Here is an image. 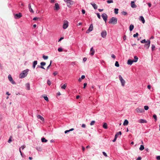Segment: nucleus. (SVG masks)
Wrapping results in <instances>:
<instances>
[{
  "label": "nucleus",
  "mask_w": 160,
  "mask_h": 160,
  "mask_svg": "<svg viewBox=\"0 0 160 160\" xmlns=\"http://www.w3.org/2000/svg\"><path fill=\"white\" fill-rule=\"evenodd\" d=\"M58 51L59 52H62V48H59L58 49Z\"/></svg>",
  "instance_id": "09e8293b"
},
{
  "label": "nucleus",
  "mask_w": 160,
  "mask_h": 160,
  "mask_svg": "<svg viewBox=\"0 0 160 160\" xmlns=\"http://www.w3.org/2000/svg\"><path fill=\"white\" fill-rule=\"evenodd\" d=\"M37 118L38 119H40L42 121L44 122V118L41 116L40 115H38L37 116Z\"/></svg>",
  "instance_id": "a211bd4d"
},
{
  "label": "nucleus",
  "mask_w": 160,
  "mask_h": 160,
  "mask_svg": "<svg viewBox=\"0 0 160 160\" xmlns=\"http://www.w3.org/2000/svg\"><path fill=\"white\" fill-rule=\"evenodd\" d=\"M85 78V76L84 75H82L81 77V79H84Z\"/></svg>",
  "instance_id": "680f3d73"
},
{
  "label": "nucleus",
  "mask_w": 160,
  "mask_h": 160,
  "mask_svg": "<svg viewBox=\"0 0 160 160\" xmlns=\"http://www.w3.org/2000/svg\"><path fill=\"white\" fill-rule=\"evenodd\" d=\"M42 58L44 59H47L48 58V56L43 55Z\"/></svg>",
  "instance_id": "a19ab883"
},
{
  "label": "nucleus",
  "mask_w": 160,
  "mask_h": 160,
  "mask_svg": "<svg viewBox=\"0 0 160 160\" xmlns=\"http://www.w3.org/2000/svg\"><path fill=\"white\" fill-rule=\"evenodd\" d=\"M26 87L27 88V89L29 90L30 89V86L29 83H27L25 85Z\"/></svg>",
  "instance_id": "393cba45"
},
{
  "label": "nucleus",
  "mask_w": 160,
  "mask_h": 160,
  "mask_svg": "<svg viewBox=\"0 0 160 160\" xmlns=\"http://www.w3.org/2000/svg\"><path fill=\"white\" fill-rule=\"evenodd\" d=\"M97 16H98V18L99 19H100L101 16H100V14L99 13H97Z\"/></svg>",
  "instance_id": "864d4df0"
},
{
  "label": "nucleus",
  "mask_w": 160,
  "mask_h": 160,
  "mask_svg": "<svg viewBox=\"0 0 160 160\" xmlns=\"http://www.w3.org/2000/svg\"><path fill=\"white\" fill-rule=\"evenodd\" d=\"M141 158L140 157H138L137 159V160H141Z\"/></svg>",
  "instance_id": "69168bd1"
},
{
  "label": "nucleus",
  "mask_w": 160,
  "mask_h": 160,
  "mask_svg": "<svg viewBox=\"0 0 160 160\" xmlns=\"http://www.w3.org/2000/svg\"><path fill=\"white\" fill-rule=\"evenodd\" d=\"M111 57L112 58H116V56H115L113 54H112L111 55Z\"/></svg>",
  "instance_id": "5fc2aeb1"
},
{
  "label": "nucleus",
  "mask_w": 160,
  "mask_h": 160,
  "mask_svg": "<svg viewBox=\"0 0 160 160\" xmlns=\"http://www.w3.org/2000/svg\"><path fill=\"white\" fill-rule=\"evenodd\" d=\"M37 61H35L33 62V66L32 67L33 69H34L36 65L37 64Z\"/></svg>",
  "instance_id": "5701e85b"
},
{
  "label": "nucleus",
  "mask_w": 160,
  "mask_h": 160,
  "mask_svg": "<svg viewBox=\"0 0 160 160\" xmlns=\"http://www.w3.org/2000/svg\"><path fill=\"white\" fill-rule=\"evenodd\" d=\"M153 118L155 119V121H156L157 120V116L156 114H154L153 116Z\"/></svg>",
  "instance_id": "ea45409f"
},
{
  "label": "nucleus",
  "mask_w": 160,
  "mask_h": 160,
  "mask_svg": "<svg viewBox=\"0 0 160 160\" xmlns=\"http://www.w3.org/2000/svg\"><path fill=\"white\" fill-rule=\"evenodd\" d=\"M117 138L116 137V136H115L114 139L112 140V141L113 142H115L116 141Z\"/></svg>",
  "instance_id": "3c124183"
},
{
  "label": "nucleus",
  "mask_w": 160,
  "mask_h": 160,
  "mask_svg": "<svg viewBox=\"0 0 160 160\" xmlns=\"http://www.w3.org/2000/svg\"><path fill=\"white\" fill-rule=\"evenodd\" d=\"M138 35V32H137L136 34H134L133 35V36L135 38L136 37H137Z\"/></svg>",
  "instance_id": "a18cd8bd"
},
{
  "label": "nucleus",
  "mask_w": 160,
  "mask_h": 160,
  "mask_svg": "<svg viewBox=\"0 0 160 160\" xmlns=\"http://www.w3.org/2000/svg\"><path fill=\"white\" fill-rule=\"evenodd\" d=\"M63 39V37L61 38H60V39L59 40L58 42H59L61 40H62Z\"/></svg>",
  "instance_id": "338daca9"
},
{
  "label": "nucleus",
  "mask_w": 160,
  "mask_h": 160,
  "mask_svg": "<svg viewBox=\"0 0 160 160\" xmlns=\"http://www.w3.org/2000/svg\"><path fill=\"white\" fill-rule=\"evenodd\" d=\"M28 8L29 10V11L31 12L34 13V11L33 10H32V8H31V4H29L28 5Z\"/></svg>",
  "instance_id": "6ab92c4d"
},
{
  "label": "nucleus",
  "mask_w": 160,
  "mask_h": 160,
  "mask_svg": "<svg viewBox=\"0 0 160 160\" xmlns=\"http://www.w3.org/2000/svg\"><path fill=\"white\" fill-rule=\"evenodd\" d=\"M58 74V73L57 72H54L53 73V74L54 76H56V75Z\"/></svg>",
  "instance_id": "bf43d9fd"
},
{
  "label": "nucleus",
  "mask_w": 160,
  "mask_h": 160,
  "mask_svg": "<svg viewBox=\"0 0 160 160\" xmlns=\"http://www.w3.org/2000/svg\"><path fill=\"white\" fill-rule=\"evenodd\" d=\"M90 51L91 52L90 53V55L92 56H93L95 53V50L93 49V48L92 47L91 48Z\"/></svg>",
  "instance_id": "f3484780"
},
{
  "label": "nucleus",
  "mask_w": 160,
  "mask_h": 160,
  "mask_svg": "<svg viewBox=\"0 0 160 160\" xmlns=\"http://www.w3.org/2000/svg\"><path fill=\"white\" fill-rule=\"evenodd\" d=\"M144 149V146L143 145H141L139 148V150L140 151H142Z\"/></svg>",
  "instance_id": "c85d7f7f"
},
{
  "label": "nucleus",
  "mask_w": 160,
  "mask_h": 160,
  "mask_svg": "<svg viewBox=\"0 0 160 160\" xmlns=\"http://www.w3.org/2000/svg\"><path fill=\"white\" fill-rule=\"evenodd\" d=\"M29 71V69H26L23 70L22 72L19 75V78H22L26 77Z\"/></svg>",
  "instance_id": "f257e3e1"
},
{
  "label": "nucleus",
  "mask_w": 160,
  "mask_h": 160,
  "mask_svg": "<svg viewBox=\"0 0 160 160\" xmlns=\"http://www.w3.org/2000/svg\"><path fill=\"white\" fill-rule=\"evenodd\" d=\"M82 149L83 152H84V151L85 150V148L83 146H82Z\"/></svg>",
  "instance_id": "774afa93"
},
{
  "label": "nucleus",
  "mask_w": 160,
  "mask_h": 160,
  "mask_svg": "<svg viewBox=\"0 0 160 160\" xmlns=\"http://www.w3.org/2000/svg\"><path fill=\"white\" fill-rule=\"evenodd\" d=\"M82 13L83 14H84L85 13V11L84 10L82 9Z\"/></svg>",
  "instance_id": "052dcab7"
},
{
  "label": "nucleus",
  "mask_w": 160,
  "mask_h": 160,
  "mask_svg": "<svg viewBox=\"0 0 160 160\" xmlns=\"http://www.w3.org/2000/svg\"><path fill=\"white\" fill-rule=\"evenodd\" d=\"M134 28V25L132 24H131L129 27V30L130 31L132 30Z\"/></svg>",
  "instance_id": "bb28decb"
},
{
  "label": "nucleus",
  "mask_w": 160,
  "mask_h": 160,
  "mask_svg": "<svg viewBox=\"0 0 160 160\" xmlns=\"http://www.w3.org/2000/svg\"><path fill=\"white\" fill-rule=\"evenodd\" d=\"M86 127V125L84 124H82V127L83 128H85Z\"/></svg>",
  "instance_id": "6e6d98bb"
},
{
  "label": "nucleus",
  "mask_w": 160,
  "mask_h": 160,
  "mask_svg": "<svg viewBox=\"0 0 160 160\" xmlns=\"http://www.w3.org/2000/svg\"><path fill=\"white\" fill-rule=\"evenodd\" d=\"M52 61L51 60V61H50V64H49V66H48L47 68V70L50 67V66L51 65V64H52Z\"/></svg>",
  "instance_id": "49530a36"
},
{
  "label": "nucleus",
  "mask_w": 160,
  "mask_h": 160,
  "mask_svg": "<svg viewBox=\"0 0 160 160\" xmlns=\"http://www.w3.org/2000/svg\"><path fill=\"white\" fill-rule=\"evenodd\" d=\"M22 14L21 13L16 14L14 15V18L16 19L20 18L22 17Z\"/></svg>",
  "instance_id": "0eeeda50"
},
{
  "label": "nucleus",
  "mask_w": 160,
  "mask_h": 160,
  "mask_svg": "<svg viewBox=\"0 0 160 160\" xmlns=\"http://www.w3.org/2000/svg\"><path fill=\"white\" fill-rule=\"evenodd\" d=\"M95 121H92L91 122V123H90V125L91 126H92V125H93L95 124Z\"/></svg>",
  "instance_id": "c9c22d12"
},
{
  "label": "nucleus",
  "mask_w": 160,
  "mask_h": 160,
  "mask_svg": "<svg viewBox=\"0 0 160 160\" xmlns=\"http://www.w3.org/2000/svg\"><path fill=\"white\" fill-rule=\"evenodd\" d=\"M8 78L10 81L13 84H15V82L13 80L11 75H9L8 76Z\"/></svg>",
  "instance_id": "9d476101"
},
{
  "label": "nucleus",
  "mask_w": 160,
  "mask_h": 160,
  "mask_svg": "<svg viewBox=\"0 0 160 160\" xmlns=\"http://www.w3.org/2000/svg\"><path fill=\"white\" fill-rule=\"evenodd\" d=\"M12 136H11L10 137V138L9 139L8 141V142L9 143H10L11 142H12Z\"/></svg>",
  "instance_id": "79ce46f5"
},
{
  "label": "nucleus",
  "mask_w": 160,
  "mask_h": 160,
  "mask_svg": "<svg viewBox=\"0 0 160 160\" xmlns=\"http://www.w3.org/2000/svg\"><path fill=\"white\" fill-rule=\"evenodd\" d=\"M107 2L108 3H113V1L112 0H108L107 1Z\"/></svg>",
  "instance_id": "58836bf2"
},
{
  "label": "nucleus",
  "mask_w": 160,
  "mask_h": 160,
  "mask_svg": "<svg viewBox=\"0 0 160 160\" xmlns=\"http://www.w3.org/2000/svg\"><path fill=\"white\" fill-rule=\"evenodd\" d=\"M150 44V41L148 40L147 41V43L144 45L145 47L147 49H148L149 47Z\"/></svg>",
  "instance_id": "423d86ee"
},
{
  "label": "nucleus",
  "mask_w": 160,
  "mask_h": 160,
  "mask_svg": "<svg viewBox=\"0 0 160 160\" xmlns=\"http://www.w3.org/2000/svg\"><path fill=\"white\" fill-rule=\"evenodd\" d=\"M93 26L92 24H91L90 27L86 31L87 33H88L89 32L92 31L93 30Z\"/></svg>",
  "instance_id": "9b49d317"
},
{
  "label": "nucleus",
  "mask_w": 160,
  "mask_h": 160,
  "mask_svg": "<svg viewBox=\"0 0 160 160\" xmlns=\"http://www.w3.org/2000/svg\"><path fill=\"white\" fill-rule=\"evenodd\" d=\"M67 3V6L68 7H70V6L73 4V1L71 0H63Z\"/></svg>",
  "instance_id": "7ed1b4c3"
},
{
  "label": "nucleus",
  "mask_w": 160,
  "mask_h": 160,
  "mask_svg": "<svg viewBox=\"0 0 160 160\" xmlns=\"http://www.w3.org/2000/svg\"><path fill=\"white\" fill-rule=\"evenodd\" d=\"M102 17L105 22H106L108 18L107 15L106 13H104L102 15Z\"/></svg>",
  "instance_id": "1a4fd4ad"
},
{
  "label": "nucleus",
  "mask_w": 160,
  "mask_h": 160,
  "mask_svg": "<svg viewBox=\"0 0 160 160\" xmlns=\"http://www.w3.org/2000/svg\"><path fill=\"white\" fill-rule=\"evenodd\" d=\"M128 120L127 119H125L124 120V122L123 123V125L124 126L127 125H128Z\"/></svg>",
  "instance_id": "b1692460"
},
{
  "label": "nucleus",
  "mask_w": 160,
  "mask_h": 160,
  "mask_svg": "<svg viewBox=\"0 0 160 160\" xmlns=\"http://www.w3.org/2000/svg\"><path fill=\"white\" fill-rule=\"evenodd\" d=\"M133 62H134L133 60H131L129 59L128 61L127 64L128 65H131Z\"/></svg>",
  "instance_id": "dca6fc26"
},
{
  "label": "nucleus",
  "mask_w": 160,
  "mask_h": 160,
  "mask_svg": "<svg viewBox=\"0 0 160 160\" xmlns=\"http://www.w3.org/2000/svg\"><path fill=\"white\" fill-rule=\"evenodd\" d=\"M122 134L121 132L120 131L117 132L115 135V136H116V137L117 138L118 136L119 135H121Z\"/></svg>",
  "instance_id": "7c9ffc66"
},
{
  "label": "nucleus",
  "mask_w": 160,
  "mask_h": 160,
  "mask_svg": "<svg viewBox=\"0 0 160 160\" xmlns=\"http://www.w3.org/2000/svg\"><path fill=\"white\" fill-rule=\"evenodd\" d=\"M148 88L150 89L151 88V86L150 85H148L147 86Z\"/></svg>",
  "instance_id": "0e129e2a"
},
{
  "label": "nucleus",
  "mask_w": 160,
  "mask_h": 160,
  "mask_svg": "<svg viewBox=\"0 0 160 160\" xmlns=\"http://www.w3.org/2000/svg\"><path fill=\"white\" fill-rule=\"evenodd\" d=\"M60 9V7L58 3H55V6L54 8V10H58Z\"/></svg>",
  "instance_id": "f8f14e48"
},
{
  "label": "nucleus",
  "mask_w": 160,
  "mask_h": 160,
  "mask_svg": "<svg viewBox=\"0 0 160 160\" xmlns=\"http://www.w3.org/2000/svg\"><path fill=\"white\" fill-rule=\"evenodd\" d=\"M156 159L158 160H160V156H158L156 157Z\"/></svg>",
  "instance_id": "13d9d810"
},
{
  "label": "nucleus",
  "mask_w": 160,
  "mask_h": 160,
  "mask_svg": "<svg viewBox=\"0 0 160 160\" xmlns=\"http://www.w3.org/2000/svg\"><path fill=\"white\" fill-rule=\"evenodd\" d=\"M131 6L132 8H136L137 6L135 5L134 1H131Z\"/></svg>",
  "instance_id": "2eb2a0df"
},
{
  "label": "nucleus",
  "mask_w": 160,
  "mask_h": 160,
  "mask_svg": "<svg viewBox=\"0 0 160 160\" xmlns=\"http://www.w3.org/2000/svg\"><path fill=\"white\" fill-rule=\"evenodd\" d=\"M122 14L124 16L127 15V13L125 11H122L121 12Z\"/></svg>",
  "instance_id": "72a5a7b5"
},
{
  "label": "nucleus",
  "mask_w": 160,
  "mask_h": 160,
  "mask_svg": "<svg viewBox=\"0 0 160 160\" xmlns=\"http://www.w3.org/2000/svg\"><path fill=\"white\" fill-rule=\"evenodd\" d=\"M41 141L43 142H47L48 140L44 138H42L41 139Z\"/></svg>",
  "instance_id": "cd10ccee"
},
{
  "label": "nucleus",
  "mask_w": 160,
  "mask_h": 160,
  "mask_svg": "<svg viewBox=\"0 0 160 160\" xmlns=\"http://www.w3.org/2000/svg\"><path fill=\"white\" fill-rule=\"evenodd\" d=\"M118 8H115L114 9V13L116 14H117L118 13Z\"/></svg>",
  "instance_id": "473e14b6"
},
{
  "label": "nucleus",
  "mask_w": 160,
  "mask_h": 160,
  "mask_svg": "<svg viewBox=\"0 0 160 160\" xmlns=\"http://www.w3.org/2000/svg\"><path fill=\"white\" fill-rule=\"evenodd\" d=\"M155 47L154 45H152V51H153L155 50Z\"/></svg>",
  "instance_id": "4c0bfd02"
},
{
  "label": "nucleus",
  "mask_w": 160,
  "mask_h": 160,
  "mask_svg": "<svg viewBox=\"0 0 160 160\" xmlns=\"http://www.w3.org/2000/svg\"><path fill=\"white\" fill-rule=\"evenodd\" d=\"M103 127L104 129H107L108 128V125L106 123L104 122L103 125Z\"/></svg>",
  "instance_id": "a878e982"
},
{
  "label": "nucleus",
  "mask_w": 160,
  "mask_h": 160,
  "mask_svg": "<svg viewBox=\"0 0 160 160\" xmlns=\"http://www.w3.org/2000/svg\"><path fill=\"white\" fill-rule=\"evenodd\" d=\"M134 59H135L134 60V62H136L138 61V57L136 56H135L134 57Z\"/></svg>",
  "instance_id": "2f4dec72"
},
{
  "label": "nucleus",
  "mask_w": 160,
  "mask_h": 160,
  "mask_svg": "<svg viewBox=\"0 0 160 160\" xmlns=\"http://www.w3.org/2000/svg\"><path fill=\"white\" fill-rule=\"evenodd\" d=\"M67 86V84L65 83L61 87V88L62 89H65Z\"/></svg>",
  "instance_id": "c756f323"
},
{
  "label": "nucleus",
  "mask_w": 160,
  "mask_h": 160,
  "mask_svg": "<svg viewBox=\"0 0 160 160\" xmlns=\"http://www.w3.org/2000/svg\"><path fill=\"white\" fill-rule=\"evenodd\" d=\"M115 66L117 67H119V64L118 61H116L115 63Z\"/></svg>",
  "instance_id": "f704fd0d"
},
{
  "label": "nucleus",
  "mask_w": 160,
  "mask_h": 160,
  "mask_svg": "<svg viewBox=\"0 0 160 160\" xmlns=\"http://www.w3.org/2000/svg\"><path fill=\"white\" fill-rule=\"evenodd\" d=\"M91 4L92 5L95 9H97L98 6L94 3H91Z\"/></svg>",
  "instance_id": "412c9836"
},
{
  "label": "nucleus",
  "mask_w": 160,
  "mask_h": 160,
  "mask_svg": "<svg viewBox=\"0 0 160 160\" xmlns=\"http://www.w3.org/2000/svg\"><path fill=\"white\" fill-rule=\"evenodd\" d=\"M38 19H39V18H37V17H34L33 18V20H38Z\"/></svg>",
  "instance_id": "8fccbe9b"
},
{
  "label": "nucleus",
  "mask_w": 160,
  "mask_h": 160,
  "mask_svg": "<svg viewBox=\"0 0 160 160\" xmlns=\"http://www.w3.org/2000/svg\"><path fill=\"white\" fill-rule=\"evenodd\" d=\"M136 111L138 113H142L144 112V110L143 108H137L135 109Z\"/></svg>",
  "instance_id": "6e6552de"
},
{
  "label": "nucleus",
  "mask_w": 160,
  "mask_h": 160,
  "mask_svg": "<svg viewBox=\"0 0 160 160\" xmlns=\"http://www.w3.org/2000/svg\"><path fill=\"white\" fill-rule=\"evenodd\" d=\"M139 20H141L142 21V23H145V20L143 17H142V16H140V17Z\"/></svg>",
  "instance_id": "4be33fe9"
},
{
  "label": "nucleus",
  "mask_w": 160,
  "mask_h": 160,
  "mask_svg": "<svg viewBox=\"0 0 160 160\" xmlns=\"http://www.w3.org/2000/svg\"><path fill=\"white\" fill-rule=\"evenodd\" d=\"M144 108L146 110H147L149 108V107L147 106H145L144 107Z\"/></svg>",
  "instance_id": "c03bdc74"
},
{
  "label": "nucleus",
  "mask_w": 160,
  "mask_h": 160,
  "mask_svg": "<svg viewBox=\"0 0 160 160\" xmlns=\"http://www.w3.org/2000/svg\"><path fill=\"white\" fill-rule=\"evenodd\" d=\"M141 42L142 43H144L145 42H147V41H146V40L144 39L141 41Z\"/></svg>",
  "instance_id": "37998d69"
},
{
  "label": "nucleus",
  "mask_w": 160,
  "mask_h": 160,
  "mask_svg": "<svg viewBox=\"0 0 160 160\" xmlns=\"http://www.w3.org/2000/svg\"><path fill=\"white\" fill-rule=\"evenodd\" d=\"M50 2L52 3H53L55 2V0H50Z\"/></svg>",
  "instance_id": "e2e57ef3"
},
{
  "label": "nucleus",
  "mask_w": 160,
  "mask_h": 160,
  "mask_svg": "<svg viewBox=\"0 0 160 160\" xmlns=\"http://www.w3.org/2000/svg\"><path fill=\"white\" fill-rule=\"evenodd\" d=\"M47 83L49 85H50L51 84V81L49 80H48V81H47Z\"/></svg>",
  "instance_id": "de8ad7c7"
},
{
  "label": "nucleus",
  "mask_w": 160,
  "mask_h": 160,
  "mask_svg": "<svg viewBox=\"0 0 160 160\" xmlns=\"http://www.w3.org/2000/svg\"><path fill=\"white\" fill-rule=\"evenodd\" d=\"M107 32L106 31L104 30L101 33V35L103 38H105L107 35Z\"/></svg>",
  "instance_id": "ddd939ff"
},
{
  "label": "nucleus",
  "mask_w": 160,
  "mask_h": 160,
  "mask_svg": "<svg viewBox=\"0 0 160 160\" xmlns=\"http://www.w3.org/2000/svg\"><path fill=\"white\" fill-rule=\"evenodd\" d=\"M43 98L44 99L46 100L48 102L49 101L48 98L47 96H44Z\"/></svg>",
  "instance_id": "e433bc0d"
},
{
  "label": "nucleus",
  "mask_w": 160,
  "mask_h": 160,
  "mask_svg": "<svg viewBox=\"0 0 160 160\" xmlns=\"http://www.w3.org/2000/svg\"><path fill=\"white\" fill-rule=\"evenodd\" d=\"M87 85V83H84V87H83V88H86V86Z\"/></svg>",
  "instance_id": "4d7b16f0"
},
{
  "label": "nucleus",
  "mask_w": 160,
  "mask_h": 160,
  "mask_svg": "<svg viewBox=\"0 0 160 160\" xmlns=\"http://www.w3.org/2000/svg\"><path fill=\"white\" fill-rule=\"evenodd\" d=\"M119 80L121 82L122 86L123 87L124 86L125 83V81L122 78L121 75H119Z\"/></svg>",
  "instance_id": "20e7f679"
},
{
  "label": "nucleus",
  "mask_w": 160,
  "mask_h": 160,
  "mask_svg": "<svg viewBox=\"0 0 160 160\" xmlns=\"http://www.w3.org/2000/svg\"><path fill=\"white\" fill-rule=\"evenodd\" d=\"M139 122L140 123H147V121L145 120L141 119L139 120Z\"/></svg>",
  "instance_id": "aec40b11"
},
{
  "label": "nucleus",
  "mask_w": 160,
  "mask_h": 160,
  "mask_svg": "<svg viewBox=\"0 0 160 160\" xmlns=\"http://www.w3.org/2000/svg\"><path fill=\"white\" fill-rule=\"evenodd\" d=\"M46 64V63L44 62H41L40 63V64L41 65V66H38V67L42 69H45V68H44L43 66H45Z\"/></svg>",
  "instance_id": "4468645a"
},
{
  "label": "nucleus",
  "mask_w": 160,
  "mask_h": 160,
  "mask_svg": "<svg viewBox=\"0 0 160 160\" xmlns=\"http://www.w3.org/2000/svg\"><path fill=\"white\" fill-rule=\"evenodd\" d=\"M118 21L117 19L114 17H112L109 21L108 23H112L113 24H117Z\"/></svg>",
  "instance_id": "f03ea898"
},
{
  "label": "nucleus",
  "mask_w": 160,
  "mask_h": 160,
  "mask_svg": "<svg viewBox=\"0 0 160 160\" xmlns=\"http://www.w3.org/2000/svg\"><path fill=\"white\" fill-rule=\"evenodd\" d=\"M102 153H103V155L105 156L106 157H107V154L104 152H103Z\"/></svg>",
  "instance_id": "603ef678"
},
{
  "label": "nucleus",
  "mask_w": 160,
  "mask_h": 160,
  "mask_svg": "<svg viewBox=\"0 0 160 160\" xmlns=\"http://www.w3.org/2000/svg\"><path fill=\"white\" fill-rule=\"evenodd\" d=\"M68 22L67 21H64L63 22V28L64 29L67 28L68 26Z\"/></svg>",
  "instance_id": "39448f33"
}]
</instances>
